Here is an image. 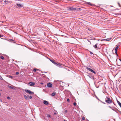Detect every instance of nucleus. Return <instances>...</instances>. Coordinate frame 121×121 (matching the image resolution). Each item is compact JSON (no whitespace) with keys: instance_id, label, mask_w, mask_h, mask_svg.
Returning <instances> with one entry per match:
<instances>
[{"instance_id":"obj_1","label":"nucleus","mask_w":121,"mask_h":121,"mask_svg":"<svg viewBox=\"0 0 121 121\" xmlns=\"http://www.w3.org/2000/svg\"><path fill=\"white\" fill-rule=\"evenodd\" d=\"M105 101L106 102L109 104L111 103L112 102V100L110 99L108 97H107L105 98Z\"/></svg>"},{"instance_id":"obj_2","label":"nucleus","mask_w":121,"mask_h":121,"mask_svg":"<svg viewBox=\"0 0 121 121\" xmlns=\"http://www.w3.org/2000/svg\"><path fill=\"white\" fill-rule=\"evenodd\" d=\"M25 91L26 93L29 94H34V92L31 91L30 90H25Z\"/></svg>"},{"instance_id":"obj_3","label":"nucleus","mask_w":121,"mask_h":121,"mask_svg":"<svg viewBox=\"0 0 121 121\" xmlns=\"http://www.w3.org/2000/svg\"><path fill=\"white\" fill-rule=\"evenodd\" d=\"M55 65L56 66H57L59 67H60V68L61 67L62 65L59 63H56V62Z\"/></svg>"},{"instance_id":"obj_4","label":"nucleus","mask_w":121,"mask_h":121,"mask_svg":"<svg viewBox=\"0 0 121 121\" xmlns=\"http://www.w3.org/2000/svg\"><path fill=\"white\" fill-rule=\"evenodd\" d=\"M86 69L87 70H89V71L92 73H95V72L94 70L91 69L90 68L88 67H86Z\"/></svg>"},{"instance_id":"obj_5","label":"nucleus","mask_w":121,"mask_h":121,"mask_svg":"<svg viewBox=\"0 0 121 121\" xmlns=\"http://www.w3.org/2000/svg\"><path fill=\"white\" fill-rule=\"evenodd\" d=\"M68 9L70 10L73 11L75 10L76 9L74 8L70 7Z\"/></svg>"},{"instance_id":"obj_6","label":"nucleus","mask_w":121,"mask_h":121,"mask_svg":"<svg viewBox=\"0 0 121 121\" xmlns=\"http://www.w3.org/2000/svg\"><path fill=\"white\" fill-rule=\"evenodd\" d=\"M47 85V87H51L52 86V84L50 82H48V83Z\"/></svg>"},{"instance_id":"obj_7","label":"nucleus","mask_w":121,"mask_h":121,"mask_svg":"<svg viewBox=\"0 0 121 121\" xmlns=\"http://www.w3.org/2000/svg\"><path fill=\"white\" fill-rule=\"evenodd\" d=\"M29 84L30 86H33L35 85V83L33 82H30L29 83Z\"/></svg>"},{"instance_id":"obj_8","label":"nucleus","mask_w":121,"mask_h":121,"mask_svg":"<svg viewBox=\"0 0 121 121\" xmlns=\"http://www.w3.org/2000/svg\"><path fill=\"white\" fill-rule=\"evenodd\" d=\"M119 47L118 46H117L116 47L115 49V52L116 54L117 55V49Z\"/></svg>"},{"instance_id":"obj_9","label":"nucleus","mask_w":121,"mask_h":121,"mask_svg":"<svg viewBox=\"0 0 121 121\" xmlns=\"http://www.w3.org/2000/svg\"><path fill=\"white\" fill-rule=\"evenodd\" d=\"M8 87L9 88H10V89H13V90H15V88L14 87H12L10 86H9V85H8Z\"/></svg>"},{"instance_id":"obj_10","label":"nucleus","mask_w":121,"mask_h":121,"mask_svg":"<svg viewBox=\"0 0 121 121\" xmlns=\"http://www.w3.org/2000/svg\"><path fill=\"white\" fill-rule=\"evenodd\" d=\"M48 59L51 61L54 64H55L56 62H54V61L53 60H51V59H50L49 58H48Z\"/></svg>"},{"instance_id":"obj_11","label":"nucleus","mask_w":121,"mask_h":121,"mask_svg":"<svg viewBox=\"0 0 121 121\" xmlns=\"http://www.w3.org/2000/svg\"><path fill=\"white\" fill-rule=\"evenodd\" d=\"M43 103L44 104L46 105H48V102L45 100L43 102Z\"/></svg>"},{"instance_id":"obj_12","label":"nucleus","mask_w":121,"mask_h":121,"mask_svg":"<svg viewBox=\"0 0 121 121\" xmlns=\"http://www.w3.org/2000/svg\"><path fill=\"white\" fill-rule=\"evenodd\" d=\"M17 6L18 7H22V5L20 4H17Z\"/></svg>"},{"instance_id":"obj_13","label":"nucleus","mask_w":121,"mask_h":121,"mask_svg":"<svg viewBox=\"0 0 121 121\" xmlns=\"http://www.w3.org/2000/svg\"><path fill=\"white\" fill-rule=\"evenodd\" d=\"M24 97L25 99L28 100V97L26 95H24Z\"/></svg>"},{"instance_id":"obj_14","label":"nucleus","mask_w":121,"mask_h":121,"mask_svg":"<svg viewBox=\"0 0 121 121\" xmlns=\"http://www.w3.org/2000/svg\"><path fill=\"white\" fill-rule=\"evenodd\" d=\"M55 95L56 93L55 92H53L52 94L51 95L52 96H54Z\"/></svg>"},{"instance_id":"obj_15","label":"nucleus","mask_w":121,"mask_h":121,"mask_svg":"<svg viewBox=\"0 0 121 121\" xmlns=\"http://www.w3.org/2000/svg\"><path fill=\"white\" fill-rule=\"evenodd\" d=\"M97 44H96L94 46V47L95 48H97Z\"/></svg>"},{"instance_id":"obj_16","label":"nucleus","mask_w":121,"mask_h":121,"mask_svg":"<svg viewBox=\"0 0 121 121\" xmlns=\"http://www.w3.org/2000/svg\"><path fill=\"white\" fill-rule=\"evenodd\" d=\"M111 38H109L106 39V41H109L111 40Z\"/></svg>"},{"instance_id":"obj_17","label":"nucleus","mask_w":121,"mask_h":121,"mask_svg":"<svg viewBox=\"0 0 121 121\" xmlns=\"http://www.w3.org/2000/svg\"><path fill=\"white\" fill-rule=\"evenodd\" d=\"M118 103L119 105L120 106L121 108V103L119 101H118Z\"/></svg>"},{"instance_id":"obj_18","label":"nucleus","mask_w":121,"mask_h":121,"mask_svg":"<svg viewBox=\"0 0 121 121\" xmlns=\"http://www.w3.org/2000/svg\"><path fill=\"white\" fill-rule=\"evenodd\" d=\"M47 117H51V115L49 114H48L47 115Z\"/></svg>"},{"instance_id":"obj_19","label":"nucleus","mask_w":121,"mask_h":121,"mask_svg":"<svg viewBox=\"0 0 121 121\" xmlns=\"http://www.w3.org/2000/svg\"><path fill=\"white\" fill-rule=\"evenodd\" d=\"M0 58L1 59H4V57L2 56H1L0 57Z\"/></svg>"},{"instance_id":"obj_20","label":"nucleus","mask_w":121,"mask_h":121,"mask_svg":"<svg viewBox=\"0 0 121 121\" xmlns=\"http://www.w3.org/2000/svg\"><path fill=\"white\" fill-rule=\"evenodd\" d=\"M101 41H106V39H103L101 40Z\"/></svg>"},{"instance_id":"obj_21","label":"nucleus","mask_w":121,"mask_h":121,"mask_svg":"<svg viewBox=\"0 0 121 121\" xmlns=\"http://www.w3.org/2000/svg\"><path fill=\"white\" fill-rule=\"evenodd\" d=\"M36 70H37L36 69H35L33 70V71H34L35 72L36 71Z\"/></svg>"},{"instance_id":"obj_22","label":"nucleus","mask_w":121,"mask_h":121,"mask_svg":"<svg viewBox=\"0 0 121 121\" xmlns=\"http://www.w3.org/2000/svg\"><path fill=\"white\" fill-rule=\"evenodd\" d=\"M0 80H3V79L1 76L0 75Z\"/></svg>"},{"instance_id":"obj_23","label":"nucleus","mask_w":121,"mask_h":121,"mask_svg":"<svg viewBox=\"0 0 121 121\" xmlns=\"http://www.w3.org/2000/svg\"><path fill=\"white\" fill-rule=\"evenodd\" d=\"M76 105V103L75 102H74L73 103V105L74 106H75Z\"/></svg>"},{"instance_id":"obj_24","label":"nucleus","mask_w":121,"mask_h":121,"mask_svg":"<svg viewBox=\"0 0 121 121\" xmlns=\"http://www.w3.org/2000/svg\"><path fill=\"white\" fill-rule=\"evenodd\" d=\"M82 119L83 120H85V118L84 117H82Z\"/></svg>"},{"instance_id":"obj_25","label":"nucleus","mask_w":121,"mask_h":121,"mask_svg":"<svg viewBox=\"0 0 121 121\" xmlns=\"http://www.w3.org/2000/svg\"><path fill=\"white\" fill-rule=\"evenodd\" d=\"M19 74V73L18 72H16V75H17Z\"/></svg>"},{"instance_id":"obj_26","label":"nucleus","mask_w":121,"mask_h":121,"mask_svg":"<svg viewBox=\"0 0 121 121\" xmlns=\"http://www.w3.org/2000/svg\"><path fill=\"white\" fill-rule=\"evenodd\" d=\"M65 112H67V110H65Z\"/></svg>"},{"instance_id":"obj_27","label":"nucleus","mask_w":121,"mask_h":121,"mask_svg":"<svg viewBox=\"0 0 121 121\" xmlns=\"http://www.w3.org/2000/svg\"><path fill=\"white\" fill-rule=\"evenodd\" d=\"M67 101L68 102H69V99H67Z\"/></svg>"},{"instance_id":"obj_28","label":"nucleus","mask_w":121,"mask_h":121,"mask_svg":"<svg viewBox=\"0 0 121 121\" xmlns=\"http://www.w3.org/2000/svg\"><path fill=\"white\" fill-rule=\"evenodd\" d=\"M29 98L30 99H31V98H32V97L31 96H30L29 97Z\"/></svg>"},{"instance_id":"obj_29","label":"nucleus","mask_w":121,"mask_h":121,"mask_svg":"<svg viewBox=\"0 0 121 121\" xmlns=\"http://www.w3.org/2000/svg\"><path fill=\"white\" fill-rule=\"evenodd\" d=\"M7 99H10V98L8 96L7 97Z\"/></svg>"},{"instance_id":"obj_30","label":"nucleus","mask_w":121,"mask_h":121,"mask_svg":"<svg viewBox=\"0 0 121 121\" xmlns=\"http://www.w3.org/2000/svg\"><path fill=\"white\" fill-rule=\"evenodd\" d=\"M9 78H12V77L11 76H10L9 77Z\"/></svg>"},{"instance_id":"obj_31","label":"nucleus","mask_w":121,"mask_h":121,"mask_svg":"<svg viewBox=\"0 0 121 121\" xmlns=\"http://www.w3.org/2000/svg\"><path fill=\"white\" fill-rule=\"evenodd\" d=\"M88 4H91V3L90 2H88Z\"/></svg>"},{"instance_id":"obj_32","label":"nucleus","mask_w":121,"mask_h":121,"mask_svg":"<svg viewBox=\"0 0 121 121\" xmlns=\"http://www.w3.org/2000/svg\"><path fill=\"white\" fill-rule=\"evenodd\" d=\"M40 84H43V82H41L40 83Z\"/></svg>"},{"instance_id":"obj_33","label":"nucleus","mask_w":121,"mask_h":121,"mask_svg":"<svg viewBox=\"0 0 121 121\" xmlns=\"http://www.w3.org/2000/svg\"><path fill=\"white\" fill-rule=\"evenodd\" d=\"M8 2V1H4V2Z\"/></svg>"},{"instance_id":"obj_34","label":"nucleus","mask_w":121,"mask_h":121,"mask_svg":"<svg viewBox=\"0 0 121 121\" xmlns=\"http://www.w3.org/2000/svg\"><path fill=\"white\" fill-rule=\"evenodd\" d=\"M90 53H91V54H93V53H92V52H90Z\"/></svg>"},{"instance_id":"obj_35","label":"nucleus","mask_w":121,"mask_h":121,"mask_svg":"<svg viewBox=\"0 0 121 121\" xmlns=\"http://www.w3.org/2000/svg\"><path fill=\"white\" fill-rule=\"evenodd\" d=\"M118 4L120 6V4H119V3H118Z\"/></svg>"},{"instance_id":"obj_36","label":"nucleus","mask_w":121,"mask_h":121,"mask_svg":"<svg viewBox=\"0 0 121 121\" xmlns=\"http://www.w3.org/2000/svg\"><path fill=\"white\" fill-rule=\"evenodd\" d=\"M0 101H1V102H2V100H0Z\"/></svg>"},{"instance_id":"obj_37","label":"nucleus","mask_w":121,"mask_h":121,"mask_svg":"<svg viewBox=\"0 0 121 121\" xmlns=\"http://www.w3.org/2000/svg\"><path fill=\"white\" fill-rule=\"evenodd\" d=\"M11 40H12V41H14V40H13L12 39H11Z\"/></svg>"},{"instance_id":"obj_38","label":"nucleus","mask_w":121,"mask_h":121,"mask_svg":"<svg viewBox=\"0 0 121 121\" xmlns=\"http://www.w3.org/2000/svg\"><path fill=\"white\" fill-rule=\"evenodd\" d=\"M1 93H0V96H1Z\"/></svg>"},{"instance_id":"obj_39","label":"nucleus","mask_w":121,"mask_h":121,"mask_svg":"<svg viewBox=\"0 0 121 121\" xmlns=\"http://www.w3.org/2000/svg\"><path fill=\"white\" fill-rule=\"evenodd\" d=\"M112 110H114V111L115 110L114 109H112Z\"/></svg>"},{"instance_id":"obj_40","label":"nucleus","mask_w":121,"mask_h":121,"mask_svg":"<svg viewBox=\"0 0 121 121\" xmlns=\"http://www.w3.org/2000/svg\"><path fill=\"white\" fill-rule=\"evenodd\" d=\"M2 37V36H1V35H0V37Z\"/></svg>"},{"instance_id":"obj_41","label":"nucleus","mask_w":121,"mask_h":121,"mask_svg":"<svg viewBox=\"0 0 121 121\" xmlns=\"http://www.w3.org/2000/svg\"><path fill=\"white\" fill-rule=\"evenodd\" d=\"M120 60L121 62V59H120Z\"/></svg>"},{"instance_id":"obj_42","label":"nucleus","mask_w":121,"mask_h":121,"mask_svg":"<svg viewBox=\"0 0 121 121\" xmlns=\"http://www.w3.org/2000/svg\"><path fill=\"white\" fill-rule=\"evenodd\" d=\"M109 107L110 108H111V107Z\"/></svg>"},{"instance_id":"obj_43","label":"nucleus","mask_w":121,"mask_h":121,"mask_svg":"<svg viewBox=\"0 0 121 121\" xmlns=\"http://www.w3.org/2000/svg\"><path fill=\"white\" fill-rule=\"evenodd\" d=\"M64 121H66L64 120Z\"/></svg>"}]
</instances>
